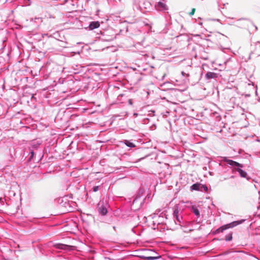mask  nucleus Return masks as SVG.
<instances>
[{"instance_id": "12", "label": "nucleus", "mask_w": 260, "mask_h": 260, "mask_svg": "<svg viewBox=\"0 0 260 260\" xmlns=\"http://www.w3.org/2000/svg\"><path fill=\"white\" fill-rule=\"evenodd\" d=\"M158 6L161 8H162L164 10H167L168 9L166 5L161 2H159L158 3Z\"/></svg>"}, {"instance_id": "7", "label": "nucleus", "mask_w": 260, "mask_h": 260, "mask_svg": "<svg viewBox=\"0 0 260 260\" xmlns=\"http://www.w3.org/2000/svg\"><path fill=\"white\" fill-rule=\"evenodd\" d=\"M201 184H200V183H195V184H193L191 186V190H202V189H201Z\"/></svg>"}, {"instance_id": "17", "label": "nucleus", "mask_w": 260, "mask_h": 260, "mask_svg": "<svg viewBox=\"0 0 260 260\" xmlns=\"http://www.w3.org/2000/svg\"><path fill=\"white\" fill-rule=\"evenodd\" d=\"M64 246L63 245H62V247H61V248H62V247H63Z\"/></svg>"}, {"instance_id": "11", "label": "nucleus", "mask_w": 260, "mask_h": 260, "mask_svg": "<svg viewBox=\"0 0 260 260\" xmlns=\"http://www.w3.org/2000/svg\"><path fill=\"white\" fill-rule=\"evenodd\" d=\"M125 144L129 147H134L135 146V144L132 142H130L128 140L124 141Z\"/></svg>"}, {"instance_id": "8", "label": "nucleus", "mask_w": 260, "mask_h": 260, "mask_svg": "<svg viewBox=\"0 0 260 260\" xmlns=\"http://www.w3.org/2000/svg\"><path fill=\"white\" fill-rule=\"evenodd\" d=\"M236 171L239 173L241 177H243V178H246L247 174L246 172H245L244 171L242 170V169H241L240 168L237 169Z\"/></svg>"}, {"instance_id": "13", "label": "nucleus", "mask_w": 260, "mask_h": 260, "mask_svg": "<svg viewBox=\"0 0 260 260\" xmlns=\"http://www.w3.org/2000/svg\"><path fill=\"white\" fill-rule=\"evenodd\" d=\"M232 239V234H229L227 237H226L225 240L226 241H231Z\"/></svg>"}, {"instance_id": "5", "label": "nucleus", "mask_w": 260, "mask_h": 260, "mask_svg": "<svg viewBox=\"0 0 260 260\" xmlns=\"http://www.w3.org/2000/svg\"><path fill=\"white\" fill-rule=\"evenodd\" d=\"M205 77L207 79H214L217 77V74L213 72H208Z\"/></svg>"}, {"instance_id": "9", "label": "nucleus", "mask_w": 260, "mask_h": 260, "mask_svg": "<svg viewBox=\"0 0 260 260\" xmlns=\"http://www.w3.org/2000/svg\"><path fill=\"white\" fill-rule=\"evenodd\" d=\"M252 53L255 55L259 56L260 55V46H258L257 47H255V49L252 52Z\"/></svg>"}, {"instance_id": "16", "label": "nucleus", "mask_w": 260, "mask_h": 260, "mask_svg": "<svg viewBox=\"0 0 260 260\" xmlns=\"http://www.w3.org/2000/svg\"><path fill=\"white\" fill-rule=\"evenodd\" d=\"M99 189V186H94L93 188V191L94 192H96Z\"/></svg>"}, {"instance_id": "2", "label": "nucleus", "mask_w": 260, "mask_h": 260, "mask_svg": "<svg viewBox=\"0 0 260 260\" xmlns=\"http://www.w3.org/2000/svg\"><path fill=\"white\" fill-rule=\"evenodd\" d=\"M244 221V220H240V221H234L233 222H231L229 224H227L225 225H224L221 227H220L219 229L217 230V232H223L224 230L228 229L229 228H233L240 223H242V222Z\"/></svg>"}, {"instance_id": "15", "label": "nucleus", "mask_w": 260, "mask_h": 260, "mask_svg": "<svg viewBox=\"0 0 260 260\" xmlns=\"http://www.w3.org/2000/svg\"><path fill=\"white\" fill-rule=\"evenodd\" d=\"M196 12V9L192 8L191 10V11L189 13V15L192 16Z\"/></svg>"}, {"instance_id": "1", "label": "nucleus", "mask_w": 260, "mask_h": 260, "mask_svg": "<svg viewBox=\"0 0 260 260\" xmlns=\"http://www.w3.org/2000/svg\"><path fill=\"white\" fill-rule=\"evenodd\" d=\"M140 257L148 260H154L161 257L160 255L154 253L150 249L145 250L144 252Z\"/></svg>"}, {"instance_id": "10", "label": "nucleus", "mask_w": 260, "mask_h": 260, "mask_svg": "<svg viewBox=\"0 0 260 260\" xmlns=\"http://www.w3.org/2000/svg\"><path fill=\"white\" fill-rule=\"evenodd\" d=\"M192 212H193V213L196 215H197L198 216H200V212H199V210L197 208H196L194 207H192Z\"/></svg>"}, {"instance_id": "4", "label": "nucleus", "mask_w": 260, "mask_h": 260, "mask_svg": "<svg viewBox=\"0 0 260 260\" xmlns=\"http://www.w3.org/2000/svg\"><path fill=\"white\" fill-rule=\"evenodd\" d=\"M225 161L227 162L228 164L232 166H236L241 168L243 167V165L242 164L231 159H225Z\"/></svg>"}, {"instance_id": "6", "label": "nucleus", "mask_w": 260, "mask_h": 260, "mask_svg": "<svg viewBox=\"0 0 260 260\" xmlns=\"http://www.w3.org/2000/svg\"><path fill=\"white\" fill-rule=\"evenodd\" d=\"M100 26V23L98 21L92 22L89 26L90 29H93L98 28Z\"/></svg>"}, {"instance_id": "18", "label": "nucleus", "mask_w": 260, "mask_h": 260, "mask_svg": "<svg viewBox=\"0 0 260 260\" xmlns=\"http://www.w3.org/2000/svg\"><path fill=\"white\" fill-rule=\"evenodd\" d=\"M64 246L63 245H62V247H61V248H62V247H63Z\"/></svg>"}, {"instance_id": "3", "label": "nucleus", "mask_w": 260, "mask_h": 260, "mask_svg": "<svg viewBox=\"0 0 260 260\" xmlns=\"http://www.w3.org/2000/svg\"><path fill=\"white\" fill-rule=\"evenodd\" d=\"M106 203L103 201H100L98 204V209L99 212L103 215H105L107 213V210L106 207Z\"/></svg>"}, {"instance_id": "14", "label": "nucleus", "mask_w": 260, "mask_h": 260, "mask_svg": "<svg viewBox=\"0 0 260 260\" xmlns=\"http://www.w3.org/2000/svg\"><path fill=\"white\" fill-rule=\"evenodd\" d=\"M201 188H203V189L206 191L207 192L208 191V187L206 185H201Z\"/></svg>"}]
</instances>
